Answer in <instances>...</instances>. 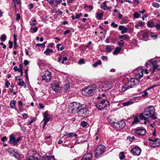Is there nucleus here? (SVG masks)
<instances>
[{
  "instance_id": "obj_1",
  "label": "nucleus",
  "mask_w": 160,
  "mask_h": 160,
  "mask_svg": "<svg viewBox=\"0 0 160 160\" xmlns=\"http://www.w3.org/2000/svg\"><path fill=\"white\" fill-rule=\"evenodd\" d=\"M146 67H151L153 70L160 69V60L151 59L148 61L145 64Z\"/></svg>"
},
{
  "instance_id": "obj_2",
  "label": "nucleus",
  "mask_w": 160,
  "mask_h": 160,
  "mask_svg": "<svg viewBox=\"0 0 160 160\" xmlns=\"http://www.w3.org/2000/svg\"><path fill=\"white\" fill-rule=\"evenodd\" d=\"M97 87L96 85H93L89 88H85L83 90L82 93V94L86 96L89 97L93 95L96 92V90Z\"/></svg>"
},
{
  "instance_id": "obj_3",
  "label": "nucleus",
  "mask_w": 160,
  "mask_h": 160,
  "mask_svg": "<svg viewBox=\"0 0 160 160\" xmlns=\"http://www.w3.org/2000/svg\"><path fill=\"white\" fill-rule=\"evenodd\" d=\"M138 82V80L137 79L133 78H131L127 83L122 87V91L124 92L128 89L132 88Z\"/></svg>"
},
{
  "instance_id": "obj_4",
  "label": "nucleus",
  "mask_w": 160,
  "mask_h": 160,
  "mask_svg": "<svg viewBox=\"0 0 160 160\" xmlns=\"http://www.w3.org/2000/svg\"><path fill=\"white\" fill-rule=\"evenodd\" d=\"M155 109L153 107L150 106L145 109L144 114L148 117L152 118L153 119H155L157 118L155 115Z\"/></svg>"
},
{
  "instance_id": "obj_5",
  "label": "nucleus",
  "mask_w": 160,
  "mask_h": 160,
  "mask_svg": "<svg viewBox=\"0 0 160 160\" xmlns=\"http://www.w3.org/2000/svg\"><path fill=\"white\" fill-rule=\"evenodd\" d=\"M110 103L109 101L105 99L97 102L96 106L98 110H102L108 107Z\"/></svg>"
},
{
  "instance_id": "obj_6",
  "label": "nucleus",
  "mask_w": 160,
  "mask_h": 160,
  "mask_svg": "<svg viewBox=\"0 0 160 160\" xmlns=\"http://www.w3.org/2000/svg\"><path fill=\"white\" fill-rule=\"evenodd\" d=\"M105 147L104 146L102 145H99L94 152L95 157L96 158L99 157L105 152Z\"/></svg>"
},
{
  "instance_id": "obj_7",
  "label": "nucleus",
  "mask_w": 160,
  "mask_h": 160,
  "mask_svg": "<svg viewBox=\"0 0 160 160\" xmlns=\"http://www.w3.org/2000/svg\"><path fill=\"white\" fill-rule=\"evenodd\" d=\"M70 110L72 113H75L78 111V110L81 108V105L77 102H72L70 104Z\"/></svg>"
},
{
  "instance_id": "obj_8",
  "label": "nucleus",
  "mask_w": 160,
  "mask_h": 160,
  "mask_svg": "<svg viewBox=\"0 0 160 160\" xmlns=\"http://www.w3.org/2000/svg\"><path fill=\"white\" fill-rule=\"evenodd\" d=\"M111 88V85L107 82H101L100 88V91L106 92Z\"/></svg>"
},
{
  "instance_id": "obj_9",
  "label": "nucleus",
  "mask_w": 160,
  "mask_h": 160,
  "mask_svg": "<svg viewBox=\"0 0 160 160\" xmlns=\"http://www.w3.org/2000/svg\"><path fill=\"white\" fill-rule=\"evenodd\" d=\"M77 113L80 116L84 118L86 117L89 115L88 111L86 108H80Z\"/></svg>"
},
{
  "instance_id": "obj_10",
  "label": "nucleus",
  "mask_w": 160,
  "mask_h": 160,
  "mask_svg": "<svg viewBox=\"0 0 160 160\" xmlns=\"http://www.w3.org/2000/svg\"><path fill=\"white\" fill-rule=\"evenodd\" d=\"M44 75L42 76L41 80L45 81L46 82H48L51 79V73L49 71H45Z\"/></svg>"
},
{
  "instance_id": "obj_11",
  "label": "nucleus",
  "mask_w": 160,
  "mask_h": 160,
  "mask_svg": "<svg viewBox=\"0 0 160 160\" xmlns=\"http://www.w3.org/2000/svg\"><path fill=\"white\" fill-rule=\"evenodd\" d=\"M112 124L119 129H121L123 128L125 125V122L122 120L118 121L117 122H112Z\"/></svg>"
},
{
  "instance_id": "obj_12",
  "label": "nucleus",
  "mask_w": 160,
  "mask_h": 160,
  "mask_svg": "<svg viewBox=\"0 0 160 160\" xmlns=\"http://www.w3.org/2000/svg\"><path fill=\"white\" fill-rule=\"evenodd\" d=\"M139 33L141 34L142 39L144 41H146L147 39L150 34H151L152 32L148 30H141Z\"/></svg>"
},
{
  "instance_id": "obj_13",
  "label": "nucleus",
  "mask_w": 160,
  "mask_h": 160,
  "mask_svg": "<svg viewBox=\"0 0 160 160\" xmlns=\"http://www.w3.org/2000/svg\"><path fill=\"white\" fill-rule=\"evenodd\" d=\"M150 145L153 147H158L160 145V139L156 138L155 139H149Z\"/></svg>"
},
{
  "instance_id": "obj_14",
  "label": "nucleus",
  "mask_w": 160,
  "mask_h": 160,
  "mask_svg": "<svg viewBox=\"0 0 160 160\" xmlns=\"http://www.w3.org/2000/svg\"><path fill=\"white\" fill-rule=\"evenodd\" d=\"M135 133L138 136H143L146 134V131L143 128H140L135 130Z\"/></svg>"
},
{
  "instance_id": "obj_15",
  "label": "nucleus",
  "mask_w": 160,
  "mask_h": 160,
  "mask_svg": "<svg viewBox=\"0 0 160 160\" xmlns=\"http://www.w3.org/2000/svg\"><path fill=\"white\" fill-rule=\"evenodd\" d=\"M51 87L53 90L55 92H60V87L59 86V83L58 82H55L51 84Z\"/></svg>"
},
{
  "instance_id": "obj_16",
  "label": "nucleus",
  "mask_w": 160,
  "mask_h": 160,
  "mask_svg": "<svg viewBox=\"0 0 160 160\" xmlns=\"http://www.w3.org/2000/svg\"><path fill=\"white\" fill-rule=\"evenodd\" d=\"M141 150L138 146H136L131 150V152L134 155L138 156L140 154Z\"/></svg>"
},
{
  "instance_id": "obj_17",
  "label": "nucleus",
  "mask_w": 160,
  "mask_h": 160,
  "mask_svg": "<svg viewBox=\"0 0 160 160\" xmlns=\"http://www.w3.org/2000/svg\"><path fill=\"white\" fill-rule=\"evenodd\" d=\"M9 137V142L11 144H12L14 146L16 145L17 143L16 142V139L14 135L13 134H12Z\"/></svg>"
},
{
  "instance_id": "obj_18",
  "label": "nucleus",
  "mask_w": 160,
  "mask_h": 160,
  "mask_svg": "<svg viewBox=\"0 0 160 160\" xmlns=\"http://www.w3.org/2000/svg\"><path fill=\"white\" fill-rule=\"evenodd\" d=\"M118 29L121 31V33L122 34L126 33L128 31V29L123 25L119 26L118 27Z\"/></svg>"
},
{
  "instance_id": "obj_19",
  "label": "nucleus",
  "mask_w": 160,
  "mask_h": 160,
  "mask_svg": "<svg viewBox=\"0 0 160 160\" xmlns=\"http://www.w3.org/2000/svg\"><path fill=\"white\" fill-rule=\"evenodd\" d=\"M43 114L44 117L43 120L48 122L50 120V117L48 111H46Z\"/></svg>"
},
{
  "instance_id": "obj_20",
  "label": "nucleus",
  "mask_w": 160,
  "mask_h": 160,
  "mask_svg": "<svg viewBox=\"0 0 160 160\" xmlns=\"http://www.w3.org/2000/svg\"><path fill=\"white\" fill-rule=\"evenodd\" d=\"M92 157V154L91 153H89L84 156L81 160H91Z\"/></svg>"
},
{
  "instance_id": "obj_21",
  "label": "nucleus",
  "mask_w": 160,
  "mask_h": 160,
  "mask_svg": "<svg viewBox=\"0 0 160 160\" xmlns=\"http://www.w3.org/2000/svg\"><path fill=\"white\" fill-rule=\"evenodd\" d=\"M101 8L104 10H110L111 9V7H108L106 5V2L102 3L101 5Z\"/></svg>"
},
{
  "instance_id": "obj_22",
  "label": "nucleus",
  "mask_w": 160,
  "mask_h": 160,
  "mask_svg": "<svg viewBox=\"0 0 160 160\" xmlns=\"http://www.w3.org/2000/svg\"><path fill=\"white\" fill-rule=\"evenodd\" d=\"M38 155L37 154H35L34 155L32 156L29 157V158L27 160H40L38 158L37 156Z\"/></svg>"
},
{
  "instance_id": "obj_23",
  "label": "nucleus",
  "mask_w": 160,
  "mask_h": 160,
  "mask_svg": "<svg viewBox=\"0 0 160 160\" xmlns=\"http://www.w3.org/2000/svg\"><path fill=\"white\" fill-rule=\"evenodd\" d=\"M44 160H55L54 157L53 155L46 156L43 158Z\"/></svg>"
},
{
  "instance_id": "obj_24",
  "label": "nucleus",
  "mask_w": 160,
  "mask_h": 160,
  "mask_svg": "<svg viewBox=\"0 0 160 160\" xmlns=\"http://www.w3.org/2000/svg\"><path fill=\"white\" fill-rule=\"evenodd\" d=\"M53 52V51L52 49L49 48H47L46 50L44 51V53L46 55H48L50 53H52Z\"/></svg>"
},
{
  "instance_id": "obj_25",
  "label": "nucleus",
  "mask_w": 160,
  "mask_h": 160,
  "mask_svg": "<svg viewBox=\"0 0 160 160\" xmlns=\"http://www.w3.org/2000/svg\"><path fill=\"white\" fill-rule=\"evenodd\" d=\"M143 72L144 71H141L140 72L136 74V78L140 79L142 78L143 76Z\"/></svg>"
},
{
  "instance_id": "obj_26",
  "label": "nucleus",
  "mask_w": 160,
  "mask_h": 160,
  "mask_svg": "<svg viewBox=\"0 0 160 160\" xmlns=\"http://www.w3.org/2000/svg\"><path fill=\"white\" fill-rule=\"evenodd\" d=\"M140 119L142 120H145L146 121H148V118L145 117L143 113H141L139 116Z\"/></svg>"
},
{
  "instance_id": "obj_27",
  "label": "nucleus",
  "mask_w": 160,
  "mask_h": 160,
  "mask_svg": "<svg viewBox=\"0 0 160 160\" xmlns=\"http://www.w3.org/2000/svg\"><path fill=\"white\" fill-rule=\"evenodd\" d=\"M70 84L69 83H67L64 86V90L65 92H67L68 89L70 88Z\"/></svg>"
},
{
  "instance_id": "obj_28",
  "label": "nucleus",
  "mask_w": 160,
  "mask_h": 160,
  "mask_svg": "<svg viewBox=\"0 0 160 160\" xmlns=\"http://www.w3.org/2000/svg\"><path fill=\"white\" fill-rule=\"evenodd\" d=\"M133 103V102L132 101L130 100L127 102H124L123 103V105L124 106H128V105H131Z\"/></svg>"
},
{
  "instance_id": "obj_29",
  "label": "nucleus",
  "mask_w": 160,
  "mask_h": 160,
  "mask_svg": "<svg viewBox=\"0 0 160 160\" xmlns=\"http://www.w3.org/2000/svg\"><path fill=\"white\" fill-rule=\"evenodd\" d=\"M46 1L50 4L52 8H54L56 6V5L54 3L52 0H46Z\"/></svg>"
},
{
  "instance_id": "obj_30",
  "label": "nucleus",
  "mask_w": 160,
  "mask_h": 160,
  "mask_svg": "<svg viewBox=\"0 0 160 160\" xmlns=\"http://www.w3.org/2000/svg\"><path fill=\"white\" fill-rule=\"evenodd\" d=\"M16 101L15 100L11 101L10 102V106L12 108H15V104Z\"/></svg>"
},
{
  "instance_id": "obj_31",
  "label": "nucleus",
  "mask_w": 160,
  "mask_h": 160,
  "mask_svg": "<svg viewBox=\"0 0 160 160\" xmlns=\"http://www.w3.org/2000/svg\"><path fill=\"white\" fill-rule=\"evenodd\" d=\"M103 15V14L102 13H99L97 12L96 13V17L98 20H101L102 19Z\"/></svg>"
},
{
  "instance_id": "obj_32",
  "label": "nucleus",
  "mask_w": 160,
  "mask_h": 160,
  "mask_svg": "<svg viewBox=\"0 0 160 160\" xmlns=\"http://www.w3.org/2000/svg\"><path fill=\"white\" fill-rule=\"evenodd\" d=\"M121 50V48L120 47H117L116 49L113 51V54H116L119 53Z\"/></svg>"
},
{
  "instance_id": "obj_33",
  "label": "nucleus",
  "mask_w": 160,
  "mask_h": 160,
  "mask_svg": "<svg viewBox=\"0 0 160 160\" xmlns=\"http://www.w3.org/2000/svg\"><path fill=\"white\" fill-rule=\"evenodd\" d=\"M154 25V23L152 22H147V26L150 28H152Z\"/></svg>"
},
{
  "instance_id": "obj_34",
  "label": "nucleus",
  "mask_w": 160,
  "mask_h": 160,
  "mask_svg": "<svg viewBox=\"0 0 160 160\" xmlns=\"http://www.w3.org/2000/svg\"><path fill=\"white\" fill-rule=\"evenodd\" d=\"M74 133L73 132L70 133L68 134H65L64 136L68 138H72L73 136Z\"/></svg>"
},
{
  "instance_id": "obj_35",
  "label": "nucleus",
  "mask_w": 160,
  "mask_h": 160,
  "mask_svg": "<svg viewBox=\"0 0 160 160\" xmlns=\"http://www.w3.org/2000/svg\"><path fill=\"white\" fill-rule=\"evenodd\" d=\"M106 50L107 52L108 53L111 52L112 51V49L110 46L109 45H107L106 46Z\"/></svg>"
},
{
  "instance_id": "obj_36",
  "label": "nucleus",
  "mask_w": 160,
  "mask_h": 160,
  "mask_svg": "<svg viewBox=\"0 0 160 160\" xmlns=\"http://www.w3.org/2000/svg\"><path fill=\"white\" fill-rule=\"evenodd\" d=\"M139 121L138 117L136 116L134 118L133 121L132 123V124L133 125L135 123H137V122H138Z\"/></svg>"
},
{
  "instance_id": "obj_37",
  "label": "nucleus",
  "mask_w": 160,
  "mask_h": 160,
  "mask_svg": "<svg viewBox=\"0 0 160 160\" xmlns=\"http://www.w3.org/2000/svg\"><path fill=\"white\" fill-rule=\"evenodd\" d=\"M119 156V158L121 160L123 159L125 157V156L123 152H121L120 153Z\"/></svg>"
},
{
  "instance_id": "obj_38",
  "label": "nucleus",
  "mask_w": 160,
  "mask_h": 160,
  "mask_svg": "<svg viewBox=\"0 0 160 160\" xmlns=\"http://www.w3.org/2000/svg\"><path fill=\"white\" fill-rule=\"evenodd\" d=\"M2 42L5 41L6 39V36L5 34H3L2 35L0 38Z\"/></svg>"
},
{
  "instance_id": "obj_39",
  "label": "nucleus",
  "mask_w": 160,
  "mask_h": 160,
  "mask_svg": "<svg viewBox=\"0 0 160 160\" xmlns=\"http://www.w3.org/2000/svg\"><path fill=\"white\" fill-rule=\"evenodd\" d=\"M8 151L10 153H13V154L15 152V149H13L12 148H11L8 149Z\"/></svg>"
},
{
  "instance_id": "obj_40",
  "label": "nucleus",
  "mask_w": 160,
  "mask_h": 160,
  "mask_svg": "<svg viewBox=\"0 0 160 160\" xmlns=\"http://www.w3.org/2000/svg\"><path fill=\"white\" fill-rule=\"evenodd\" d=\"M87 124V122L85 121H82L81 122V125L83 127H85Z\"/></svg>"
},
{
  "instance_id": "obj_41",
  "label": "nucleus",
  "mask_w": 160,
  "mask_h": 160,
  "mask_svg": "<svg viewBox=\"0 0 160 160\" xmlns=\"http://www.w3.org/2000/svg\"><path fill=\"white\" fill-rule=\"evenodd\" d=\"M152 5L153 7L156 8H158L160 7L159 4L156 2H153Z\"/></svg>"
},
{
  "instance_id": "obj_42",
  "label": "nucleus",
  "mask_w": 160,
  "mask_h": 160,
  "mask_svg": "<svg viewBox=\"0 0 160 160\" xmlns=\"http://www.w3.org/2000/svg\"><path fill=\"white\" fill-rule=\"evenodd\" d=\"M121 22L122 23H126L128 22V19L127 17L123 18L121 19Z\"/></svg>"
},
{
  "instance_id": "obj_43",
  "label": "nucleus",
  "mask_w": 160,
  "mask_h": 160,
  "mask_svg": "<svg viewBox=\"0 0 160 160\" xmlns=\"http://www.w3.org/2000/svg\"><path fill=\"white\" fill-rule=\"evenodd\" d=\"M13 154H14V156L16 158H17L18 159H19V154L18 153V152L15 151Z\"/></svg>"
},
{
  "instance_id": "obj_44",
  "label": "nucleus",
  "mask_w": 160,
  "mask_h": 160,
  "mask_svg": "<svg viewBox=\"0 0 160 160\" xmlns=\"http://www.w3.org/2000/svg\"><path fill=\"white\" fill-rule=\"evenodd\" d=\"M46 43V42H44L43 44H41L40 43H38L36 45V46H38L41 47L42 48H43L45 47V44Z\"/></svg>"
},
{
  "instance_id": "obj_45",
  "label": "nucleus",
  "mask_w": 160,
  "mask_h": 160,
  "mask_svg": "<svg viewBox=\"0 0 160 160\" xmlns=\"http://www.w3.org/2000/svg\"><path fill=\"white\" fill-rule=\"evenodd\" d=\"M14 3H16L17 5H21V0H13Z\"/></svg>"
},
{
  "instance_id": "obj_46",
  "label": "nucleus",
  "mask_w": 160,
  "mask_h": 160,
  "mask_svg": "<svg viewBox=\"0 0 160 160\" xmlns=\"http://www.w3.org/2000/svg\"><path fill=\"white\" fill-rule=\"evenodd\" d=\"M117 44L121 47H122L124 44V42L122 40H120V42H118Z\"/></svg>"
},
{
  "instance_id": "obj_47",
  "label": "nucleus",
  "mask_w": 160,
  "mask_h": 160,
  "mask_svg": "<svg viewBox=\"0 0 160 160\" xmlns=\"http://www.w3.org/2000/svg\"><path fill=\"white\" fill-rule=\"evenodd\" d=\"M123 38L125 40L128 41L130 39V38L129 36L125 34L124 35Z\"/></svg>"
},
{
  "instance_id": "obj_48",
  "label": "nucleus",
  "mask_w": 160,
  "mask_h": 160,
  "mask_svg": "<svg viewBox=\"0 0 160 160\" xmlns=\"http://www.w3.org/2000/svg\"><path fill=\"white\" fill-rule=\"evenodd\" d=\"M135 138L133 136L132 138L128 136L127 137V139L129 140V141L131 142H132Z\"/></svg>"
},
{
  "instance_id": "obj_49",
  "label": "nucleus",
  "mask_w": 160,
  "mask_h": 160,
  "mask_svg": "<svg viewBox=\"0 0 160 160\" xmlns=\"http://www.w3.org/2000/svg\"><path fill=\"white\" fill-rule=\"evenodd\" d=\"M85 63V61L83 59H81L78 61V64L81 65Z\"/></svg>"
},
{
  "instance_id": "obj_50",
  "label": "nucleus",
  "mask_w": 160,
  "mask_h": 160,
  "mask_svg": "<svg viewBox=\"0 0 160 160\" xmlns=\"http://www.w3.org/2000/svg\"><path fill=\"white\" fill-rule=\"evenodd\" d=\"M133 16L135 18H138L139 17V14L138 12H135L134 13Z\"/></svg>"
},
{
  "instance_id": "obj_51",
  "label": "nucleus",
  "mask_w": 160,
  "mask_h": 160,
  "mask_svg": "<svg viewBox=\"0 0 160 160\" xmlns=\"http://www.w3.org/2000/svg\"><path fill=\"white\" fill-rule=\"evenodd\" d=\"M8 44H9V48L11 49L12 48V42L11 41H8Z\"/></svg>"
},
{
  "instance_id": "obj_52",
  "label": "nucleus",
  "mask_w": 160,
  "mask_h": 160,
  "mask_svg": "<svg viewBox=\"0 0 160 160\" xmlns=\"http://www.w3.org/2000/svg\"><path fill=\"white\" fill-rule=\"evenodd\" d=\"M111 26L113 28H117L118 27V25L117 24L115 23L114 22L112 23Z\"/></svg>"
},
{
  "instance_id": "obj_53",
  "label": "nucleus",
  "mask_w": 160,
  "mask_h": 160,
  "mask_svg": "<svg viewBox=\"0 0 160 160\" xmlns=\"http://www.w3.org/2000/svg\"><path fill=\"white\" fill-rule=\"evenodd\" d=\"M82 15V14L81 13H77L76 16H75V18L77 19H79L80 18V17Z\"/></svg>"
},
{
  "instance_id": "obj_54",
  "label": "nucleus",
  "mask_w": 160,
  "mask_h": 160,
  "mask_svg": "<svg viewBox=\"0 0 160 160\" xmlns=\"http://www.w3.org/2000/svg\"><path fill=\"white\" fill-rule=\"evenodd\" d=\"M24 82L23 81H19L18 83V85L19 86H22L24 85Z\"/></svg>"
},
{
  "instance_id": "obj_55",
  "label": "nucleus",
  "mask_w": 160,
  "mask_h": 160,
  "mask_svg": "<svg viewBox=\"0 0 160 160\" xmlns=\"http://www.w3.org/2000/svg\"><path fill=\"white\" fill-rule=\"evenodd\" d=\"M20 18V14L19 13H18L16 14V20L18 21L19 20Z\"/></svg>"
},
{
  "instance_id": "obj_56",
  "label": "nucleus",
  "mask_w": 160,
  "mask_h": 160,
  "mask_svg": "<svg viewBox=\"0 0 160 160\" xmlns=\"http://www.w3.org/2000/svg\"><path fill=\"white\" fill-rule=\"evenodd\" d=\"M68 60V58L66 57H64L63 58V60H62V64H64V62L65 61H66L67 60Z\"/></svg>"
},
{
  "instance_id": "obj_57",
  "label": "nucleus",
  "mask_w": 160,
  "mask_h": 160,
  "mask_svg": "<svg viewBox=\"0 0 160 160\" xmlns=\"http://www.w3.org/2000/svg\"><path fill=\"white\" fill-rule=\"evenodd\" d=\"M155 27L157 30H160V23L156 24L155 25Z\"/></svg>"
},
{
  "instance_id": "obj_58",
  "label": "nucleus",
  "mask_w": 160,
  "mask_h": 160,
  "mask_svg": "<svg viewBox=\"0 0 160 160\" xmlns=\"http://www.w3.org/2000/svg\"><path fill=\"white\" fill-rule=\"evenodd\" d=\"M22 115L24 119H26L28 117V114L25 113H22Z\"/></svg>"
},
{
  "instance_id": "obj_59",
  "label": "nucleus",
  "mask_w": 160,
  "mask_h": 160,
  "mask_svg": "<svg viewBox=\"0 0 160 160\" xmlns=\"http://www.w3.org/2000/svg\"><path fill=\"white\" fill-rule=\"evenodd\" d=\"M38 30V29L37 27H36L34 28H32V30L33 31V33H35Z\"/></svg>"
},
{
  "instance_id": "obj_60",
  "label": "nucleus",
  "mask_w": 160,
  "mask_h": 160,
  "mask_svg": "<svg viewBox=\"0 0 160 160\" xmlns=\"http://www.w3.org/2000/svg\"><path fill=\"white\" fill-rule=\"evenodd\" d=\"M7 140V137L6 136L3 137L1 139V141L3 142H4V141Z\"/></svg>"
},
{
  "instance_id": "obj_61",
  "label": "nucleus",
  "mask_w": 160,
  "mask_h": 160,
  "mask_svg": "<svg viewBox=\"0 0 160 160\" xmlns=\"http://www.w3.org/2000/svg\"><path fill=\"white\" fill-rule=\"evenodd\" d=\"M75 0H67V2L68 3L70 4V3H72Z\"/></svg>"
},
{
  "instance_id": "obj_62",
  "label": "nucleus",
  "mask_w": 160,
  "mask_h": 160,
  "mask_svg": "<svg viewBox=\"0 0 160 160\" xmlns=\"http://www.w3.org/2000/svg\"><path fill=\"white\" fill-rule=\"evenodd\" d=\"M29 64V62L27 60H25L24 61V64L25 66H27Z\"/></svg>"
},
{
  "instance_id": "obj_63",
  "label": "nucleus",
  "mask_w": 160,
  "mask_h": 160,
  "mask_svg": "<svg viewBox=\"0 0 160 160\" xmlns=\"http://www.w3.org/2000/svg\"><path fill=\"white\" fill-rule=\"evenodd\" d=\"M28 6L29 7V9H31L33 7V5L32 3L29 4L28 5Z\"/></svg>"
},
{
  "instance_id": "obj_64",
  "label": "nucleus",
  "mask_w": 160,
  "mask_h": 160,
  "mask_svg": "<svg viewBox=\"0 0 160 160\" xmlns=\"http://www.w3.org/2000/svg\"><path fill=\"white\" fill-rule=\"evenodd\" d=\"M9 85H10V84H9V83L8 81V80H7L6 83V84H5L6 87V88H8V86Z\"/></svg>"
}]
</instances>
